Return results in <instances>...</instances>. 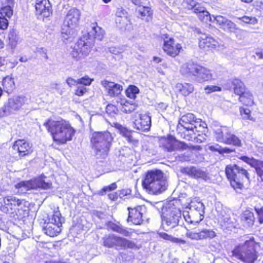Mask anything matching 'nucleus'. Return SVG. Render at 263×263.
Returning <instances> with one entry per match:
<instances>
[{"label": "nucleus", "mask_w": 263, "mask_h": 263, "mask_svg": "<svg viewBox=\"0 0 263 263\" xmlns=\"http://www.w3.org/2000/svg\"><path fill=\"white\" fill-rule=\"evenodd\" d=\"M44 125L52 135L53 140L60 144L71 141L76 132L70 123L62 119H48Z\"/></svg>", "instance_id": "1"}, {"label": "nucleus", "mask_w": 263, "mask_h": 263, "mask_svg": "<svg viewBox=\"0 0 263 263\" xmlns=\"http://www.w3.org/2000/svg\"><path fill=\"white\" fill-rule=\"evenodd\" d=\"M166 176L161 171H148L142 181V186L149 193L158 194L165 191L167 187Z\"/></svg>", "instance_id": "2"}, {"label": "nucleus", "mask_w": 263, "mask_h": 263, "mask_svg": "<svg viewBox=\"0 0 263 263\" xmlns=\"http://www.w3.org/2000/svg\"><path fill=\"white\" fill-rule=\"evenodd\" d=\"M114 137L108 132H94L90 142L94 154L97 159L105 158L108 153Z\"/></svg>", "instance_id": "3"}, {"label": "nucleus", "mask_w": 263, "mask_h": 263, "mask_svg": "<svg viewBox=\"0 0 263 263\" xmlns=\"http://www.w3.org/2000/svg\"><path fill=\"white\" fill-rule=\"evenodd\" d=\"M256 246L254 238H252L243 243L235 246L232 253L234 257L243 263H254L258 257Z\"/></svg>", "instance_id": "4"}, {"label": "nucleus", "mask_w": 263, "mask_h": 263, "mask_svg": "<svg viewBox=\"0 0 263 263\" xmlns=\"http://www.w3.org/2000/svg\"><path fill=\"white\" fill-rule=\"evenodd\" d=\"M180 72L184 76L195 77L196 81L198 82L209 81L212 77L210 69L193 62H189L182 65Z\"/></svg>", "instance_id": "5"}, {"label": "nucleus", "mask_w": 263, "mask_h": 263, "mask_svg": "<svg viewBox=\"0 0 263 263\" xmlns=\"http://www.w3.org/2000/svg\"><path fill=\"white\" fill-rule=\"evenodd\" d=\"M163 210L162 226L164 230L169 231L179 224L182 220V213L179 208L170 203Z\"/></svg>", "instance_id": "6"}, {"label": "nucleus", "mask_w": 263, "mask_h": 263, "mask_svg": "<svg viewBox=\"0 0 263 263\" xmlns=\"http://www.w3.org/2000/svg\"><path fill=\"white\" fill-rule=\"evenodd\" d=\"M225 172L231 185L234 190L241 189L243 187L242 180L249 179L247 171L236 164H230L226 166Z\"/></svg>", "instance_id": "7"}, {"label": "nucleus", "mask_w": 263, "mask_h": 263, "mask_svg": "<svg viewBox=\"0 0 263 263\" xmlns=\"http://www.w3.org/2000/svg\"><path fill=\"white\" fill-rule=\"evenodd\" d=\"M80 17L79 10L70 9L67 14L61 28V37L63 40L70 39L73 30L78 25Z\"/></svg>", "instance_id": "8"}, {"label": "nucleus", "mask_w": 263, "mask_h": 263, "mask_svg": "<svg viewBox=\"0 0 263 263\" xmlns=\"http://www.w3.org/2000/svg\"><path fill=\"white\" fill-rule=\"evenodd\" d=\"M27 98L23 96H15L10 98L0 108V119L15 114L26 104L28 103Z\"/></svg>", "instance_id": "9"}, {"label": "nucleus", "mask_w": 263, "mask_h": 263, "mask_svg": "<svg viewBox=\"0 0 263 263\" xmlns=\"http://www.w3.org/2000/svg\"><path fill=\"white\" fill-rule=\"evenodd\" d=\"M180 127L186 129L195 128V130L197 132H204L205 128L206 127V124L200 119L196 118L194 114L188 113L180 118L178 129H179Z\"/></svg>", "instance_id": "10"}, {"label": "nucleus", "mask_w": 263, "mask_h": 263, "mask_svg": "<svg viewBox=\"0 0 263 263\" xmlns=\"http://www.w3.org/2000/svg\"><path fill=\"white\" fill-rule=\"evenodd\" d=\"M51 186V183L46 181L42 177L35 178L29 181H22L15 185V187L18 189L21 193H25L30 190L41 188L46 190Z\"/></svg>", "instance_id": "11"}, {"label": "nucleus", "mask_w": 263, "mask_h": 263, "mask_svg": "<svg viewBox=\"0 0 263 263\" xmlns=\"http://www.w3.org/2000/svg\"><path fill=\"white\" fill-rule=\"evenodd\" d=\"M103 245L104 247L108 248L116 247L123 249H134L136 247L133 241L113 234H110L103 237Z\"/></svg>", "instance_id": "12"}, {"label": "nucleus", "mask_w": 263, "mask_h": 263, "mask_svg": "<svg viewBox=\"0 0 263 263\" xmlns=\"http://www.w3.org/2000/svg\"><path fill=\"white\" fill-rule=\"evenodd\" d=\"M91 45L89 41L81 39L74 46L71 51V55L77 60L82 55H87L91 50Z\"/></svg>", "instance_id": "13"}, {"label": "nucleus", "mask_w": 263, "mask_h": 263, "mask_svg": "<svg viewBox=\"0 0 263 263\" xmlns=\"http://www.w3.org/2000/svg\"><path fill=\"white\" fill-rule=\"evenodd\" d=\"M163 50L168 55L175 57L179 54L182 49L181 45L176 43L173 37H170L168 35H164Z\"/></svg>", "instance_id": "14"}, {"label": "nucleus", "mask_w": 263, "mask_h": 263, "mask_svg": "<svg viewBox=\"0 0 263 263\" xmlns=\"http://www.w3.org/2000/svg\"><path fill=\"white\" fill-rule=\"evenodd\" d=\"M160 146L170 152L177 149H186L187 147L184 142H177L172 137L167 138H162L160 140Z\"/></svg>", "instance_id": "15"}, {"label": "nucleus", "mask_w": 263, "mask_h": 263, "mask_svg": "<svg viewBox=\"0 0 263 263\" xmlns=\"http://www.w3.org/2000/svg\"><path fill=\"white\" fill-rule=\"evenodd\" d=\"M128 217L127 220L135 224H140L143 221V214L146 208L144 206H138L135 208H128Z\"/></svg>", "instance_id": "16"}, {"label": "nucleus", "mask_w": 263, "mask_h": 263, "mask_svg": "<svg viewBox=\"0 0 263 263\" xmlns=\"http://www.w3.org/2000/svg\"><path fill=\"white\" fill-rule=\"evenodd\" d=\"M151 117L148 114H139L134 122V127L141 132H148L151 126Z\"/></svg>", "instance_id": "17"}, {"label": "nucleus", "mask_w": 263, "mask_h": 263, "mask_svg": "<svg viewBox=\"0 0 263 263\" xmlns=\"http://www.w3.org/2000/svg\"><path fill=\"white\" fill-rule=\"evenodd\" d=\"M13 148L17 150L22 157L30 154L32 152V145L24 140H18L15 142Z\"/></svg>", "instance_id": "18"}, {"label": "nucleus", "mask_w": 263, "mask_h": 263, "mask_svg": "<svg viewBox=\"0 0 263 263\" xmlns=\"http://www.w3.org/2000/svg\"><path fill=\"white\" fill-rule=\"evenodd\" d=\"M36 12L44 17H48L51 13V6L49 0H36Z\"/></svg>", "instance_id": "19"}, {"label": "nucleus", "mask_w": 263, "mask_h": 263, "mask_svg": "<svg viewBox=\"0 0 263 263\" xmlns=\"http://www.w3.org/2000/svg\"><path fill=\"white\" fill-rule=\"evenodd\" d=\"M199 46L203 49L215 48L219 46V43L213 37L202 34L199 39Z\"/></svg>", "instance_id": "20"}, {"label": "nucleus", "mask_w": 263, "mask_h": 263, "mask_svg": "<svg viewBox=\"0 0 263 263\" xmlns=\"http://www.w3.org/2000/svg\"><path fill=\"white\" fill-rule=\"evenodd\" d=\"M102 85L107 91L108 95L111 97H115L121 93L123 90L122 85L115 83L112 82L103 81L101 82Z\"/></svg>", "instance_id": "21"}, {"label": "nucleus", "mask_w": 263, "mask_h": 263, "mask_svg": "<svg viewBox=\"0 0 263 263\" xmlns=\"http://www.w3.org/2000/svg\"><path fill=\"white\" fill-rule=\"evenodd\" d=\"M23 201L16 199L15 197L9 196L4 199L5 205L1 207V210L4 212H8V208L11 210L18 208L22 204Z\"/></svg>", "instance_id": "22"}, {"label": "nucleus", "mask_w": 263, "mask_h": 263, "mask_svg": "<svg viewBox=\"0 0 263 263\" xmlns=\"http://www.w3.org/2000/svg\"><path fill=\"white\" fill-rule=\"evenodd\" d=\"M185 220L190 223H198L204 217V213H198L189 210V211L184 212L183 213Z\"/></svg>", "instance_id": "23"}, {"label": "nucleus", "mask_w": 263, "mask_h": 263, "mask_svg": "<svg viewBox=\"0 0 263 263\" xmlns=\"http://www.w3.org/2000/svg\"><path fill=\"white\" fill-rule=\"evenodd\" d=\"M61 227L53 223L47 222L43 228L44 233L50 237H54L60 233L61 231Z\"/></svg>", "instance_id": "24"}, {"label": "nucleus", "mask_w": 263, "mask_h": 263, "mask_svg": "<svg viewBox=\"0 0 263 263\" xmlns=\"http://www.w3.org/2000/svg\"><path fill=\"white\" fill-rule=\"evenodd\" d=\"M181 172L195 178H204L206 176L204 172L195 167H184L181 170Z\"/></svg>", "instance_id": "25"}, {"label": "nucleus", "mask_w": 263, "mask_h": 263, "mask_svg": "<svg viewBox=\"0 0 263 263\" xmlns=\"http://www.w3.org/2000/svg\"><path fill=\"white\" fill-rule=\"evenodd\" d=\"M254 214L250 211H246L241 216V222L244 227L248 228L251 227L254 222Z\"/></svg>", "instance_id": "26"}, {"label": "nucleus", "mask_w": 263, "mask_h": 263, "mask_svg": "<svg viewBox=\"0 0 263 263\" xmlns=\"http://www.w3.org/2000/svg\"><path fill=\"white\" fill-rule=\"evenodd\" d=\"M175 87L176 89L184 96L189 95L194 90V86L192 84L189 83H179L176 85Z\"/></svg>", "instance_id": "27"}, {"label": "nucleus", "mask_w": 263, "mask_h": 263, "mask_svg": "<svg viewBox=\"0 0 263 263\" xmlns=\"http://www.w3.org/2000/svg\"><path fill=\"white\" fill-rule=\"evenodd\" d=\"M91 28V30L88 33V35L90 37L92 36L94 39L101 41L104 36V30L99 27L96 23L93 24Z\"/></svg>", "instance_id": "28"}, {"label": "nucleus", "mask_w": 263, "mask_h": 263, "mask_svg": "<svg viewBox=\"0 0 263 263\" xmlns=\"http://www.w3.org/2000/svg\"><path fill=\"white\" fill-rule=\"evenodd\" d=\"M224 143L227 144H233L235 146H240L241 145L240 140L234 134L231 133H225Z\"/></svg>", "instance_id": "29"}, {"label": "nucleus", "mask_w": 263, "mask_h": 263, "mask_svg": "<svg viewBox=\"0 0 263 263\" xmlns=\"http://www.w3.org/2000/svg\"><path fill=\"white\" fill-rule=\"evenodd\" d=\"M180 130V131L178 132V134L180 135V136L184 139L189 141H193L196 133H198L195 130V128L186 129L182 128V129Z\"/></svg>", "instance_id": "30"}, {"label": "nucleus", "mask_w": 263, "mask_h": 263, "mask_svg": "<svg viewBox=\"0 0 263 263\" xmlns=\"http://www.w3.org/2000/svg\"><path fill=\"white\" fill-rule=\"evenodd\" d=\"M121 104L122 105V110L127 114L134 111L137 107V105L133 101L129 102L124 99L121 100Z\"/></svg>", "instance_id": "31"}, {"label": "nucleus", "mask_w": 263, "mask_h": 263, "mask_svg": "<svg viewBox=\"0 0 263 263\" xmlns=\"http://www.w3.org/2000/svg\"><path fill=\"white\" fill-rule=\"evenodd\" d=\"M234 86V91L235 94L240 96L244 93L245 86L243 83L238 79H235L232 82Z\"/></svg>", "instance_id": "32"}, {"label": "nucleus", "mask_w": 263, "mask_h": 263, "mask_svg": "<svg viewBox=\"0 0 263 263\" xmlns=\"http://www.w3.org/2000/svg\"><path fill=\"white\" fill-rule=\"evenodd\" d=\"M189 210L197 211L198 213H204V206L203 204L197 200L191 201L189 204Z\"/></svg>", "instance_id": "33"}, {"label": "nucleus", "mask_w": 263, "mask_h": 263, "mask_svg": "<svg viewBox=\"0 0 263 263\" xmlns=\"http://www.w3.org/2000/svg\"><path fill=\"white\" fill-rule=\"evenodd\" d=\"M143 20L148 21L152 14L151 9L148 7H139L137 10Z\"/></svg>", "instance_id": "34"}, {"label": "nucleus", "mask_w": 263, "mask_h": 263, "mask_svg": "<svg viewBox=\"0 0 263 263\" xmlns=\"http://www.w3.org/2000/svg\"><path fill=\"white\" fill-rule=\"evenodd\" d=\"M159 235L160 237L165 240L170 241L174 243H182L185 244L186 241L182 239L174 237L173 236L170 235L166 233L161 232L159 233Z\"/></svg>", "instance_id": "35"}, {"label": "nucleus", "mask_w": 263, "mask_h": 263, "mask_svg": "<svg viewBox=\"0 0 263 263\" xmlns=\"http://www.w3.org/2000/svg\"><path fill=\"white\" fill-rule=\"evenodd\" d=\"M200 233L201 240L212 239L216 236L215 232L210 229H201L200 230Z\"/></svg>", "instance_id": "36"}, {"label": "nucleus", "mask_w": 263, "mask_h": 263, "mask_svg": "<svg viewBox=\"0 0 263 263\" xmlns=\"http://www.w3.org/2000/svg\"><path fill=\"white\" fill-rule=\"evenodd\" d=\"M3 86L7 91L12 90L15 87L13 79L9 77L5 78L3 80Z\"/></svg>", "instance_id": "37"}, {"label": "nucleus", "mask_w": 263, "mask_h": 263, "mask_svg": "<svg viewBox=\"0 0 263 263\" xmlns=\"http://www.w3.org/2000/svg\"><path fill=\"white\" fill-rule=\"evenodd\" d=\"M49 222L62 226V218L59 211H55L51 217L49 219Z\"/></svg>", "instance_id": "38"}, {"label": "nucleus", "mask_w": 263, "mask_h": 263, "mask_svg": "<svg viewBox=\"0 0 263 263\" xmlns=\"http://www.w3.org/2000/svg\"><path fill=\"white\" fill-rule=\"evenodd\" d=\"M139 89L134 85L129 86L126 90V95L127 97L132 99H135L136 95L139 93Z\"/></svg>", "instance_id": "39"}, {"label": "nucleus", "mask_w": 263, "mask_h": 263, "mask_svg": "<svg viewBox=\"0 0 263 263\" xmlns=\"http://www.w3.org/2000/svg\"><path fill=\"white\" fill-rule=\"evenodd\" d=\"M186 236L192 240H199L200 238V230H187L186 233Z\"/></svg>", "instance_id": "40"}, {"label": "nucleus", "mask_w": 263, "mask_h": 263, "mask_svg": "<svg viewBox=\"0 0 263 263\" xmlns=\"http://www.w3.org/2000/svg\"><path fill=\"white\" fill-rule=\"evenodd\" d=\"M239 100L247 106H251L253 104L252 96L248 93L242 94V96H240Z\"/></svg>", "instance_id": "41"}, {"label": "nucleus", "mask_w": 263, "mask_h": 263, "mask_svg": "<svg viewBox=\"0 0 263 263\" xmlns=\"http://www.w3.org/2000/svg\"><path fill=\"white\" fill-rule=\"evenodd\" d=\"M240 159L244 162L250 164L252 167L257 169L260 161L257 160L253 158H249L247 156H242Z\"/></svg>", "instance_id": "42"}, {"label": "nucleus", "mask_w": 263, "mask_h": 263, "mask_svg": "<svg viewBox=\"0 0 263 263\" xmlns=\"http://www.w3.org/2000/svg\"><path fill=\"white\" fill-rule=\"evenodd\" d=\"M240 159L244 162L250 164L252 167L257 169L260 161L257 160L253 158H249L247 156H242Z\"/></svg>", "instance_id": "43"}, {"label": "nucleus", "mask_w": 263, "mask_h": 263, "mask_svg": "<svg viewBox=\"0 0 263 263\" xmlns=\"http://www.w3.org/2000/svg\"><path fill=\"white\" fill-rule=\"evenodd\" d=\"M1 16L10 18L13 14V10L11 6H6L1 9Z\"/></svg>", "instance_id": "44"}, {"label": "nucleus", "mask_w": 263, "mask_h": 263, "mask_svg": "<svg viewBox=\"0 0 263 263\" xmlns=\"http://www.w3.org/2000/svg\"><path fill=\"white\" fill-rule=\"evenodd\" d=\"M110 228L112 230H113L115 232L122 234L126 236H127L128 235V231L124 230L123 229L121 228L120 226H119L115 223L110 224Z\"/></svg>", "instance_id": "45"}, {"label": "nucleus", "mask_w": 263, "mask_h": 263, "mask_svg": "<svg viewBox=\"0 0 263 263\" xmlns=\"http://www.w3.org/2000/svg\"><path fill=\"white\" fill-rule=\"evenodd\" d=\"M215 133L216 140L218 142L224 143L225 133L221 129H217L215 131Z\"/></svg>", "instance_id": "46"}, {"label": "nucleus", "mask_w": 263, "mask_h": 263, "mask_svg": "<svg viewBox=\"0 0 263 263\" xmlns=\"http://www.w3.org/2000/svg\"><path fill=\"white\" fill-rule=\"evenodd\" d=\"M126 10L122 8V7H120L117 8L116 11V17H122L123 19H125V17H127L126 16Z\"/></svg>", "instance_id": "47"}, {"label": "nucleus", "mask_w": 263, "mask_h": 263, "mask_svg": "<svg viewBox=\"0 0 263 263\" xmlns=\"http://www.w3.org/2000/svg\"><path fill=\"white\" fill-rule=\"evenodd\" d=\"M193 10L194 13H196L198 15L206 10L204 7L201 5V4L197 3Z\"/></svg>", "instance_id": "48"}, {"label": "nucleus", "mask_w": 263, "mask_h": 263, "mask_svg": "<svg viewBox=\"0 0 263 263\" xmlns=\"http://www.w3.org/2000/svg\"><path fill=\"white\" fill-rule=\"evenodd\" d=\"M198 16L201 21L205 22H207L208 21H211V20L210 14L206 10L199 14Z\"/></svg>", "instance_id": "49"}, {"label": "nucleus", "mask_w": 263, "mask_h": 263, "mask_svg": "<svg viewBox=\"0 0 263 263\" xmlns=\"http://www.w3.org/2000/svg\"><path fill=\"white\" fill-rule=\"evenodd\" d=\"M92 80L88 76H85L80 79H78V84H82L84 86L89 85Z\"/></svg>", "instance_id": "50"}, {"label": "nucleus", "mask_w": 263, "mask_h": 263, "mask_svg": "<svg viewBox=\"0 0 263 263\" xmlns=\"http://www.w3.org/2000/svg\"><path fill=\"white\" fill-rule=\"evenodd\" d=\"M221 89L220 87L214 85L207 86L204 88L206 93H210L215 91H221Z\"/></svg>", "instance_id": "51"}, {"label": "nucleus", "mask_w": 263, "mask_h": 263, "mask_svg": "<svg viewBox=\"0 0 263 263\" xmlns=\"http://www.w3.org/2000/svg\"><path fill=\"white\" fill-rule=\"evenodd\" d=\"M8 20L2 16H0V29L2 30H5L8 26Z\"/></svg>", "instance_id": "52"}, {"label": "nucleus", "mask_w": 263, "mask_h": 263, "mask_svg": "<svg viewBox=\"0 0 263 263\" xmlns=\"http://www.w3.org/2000/svg\"><path fill=\"white\" fill-rule=\"evenodd\" d=\"M117 128L119 130L120 134H121L125 138L130 134L131 133L128 131L125 127H123L121 125L117 126Z\"/></svg>", "instance_id": "53"}, {"label": "nucleus", "mask_w": 263, "mask_h": 263, "mask_svg": "<svg viewBox=\"0 0 263 263\" xmlns=\"http://www.w3.org/2000/svg\"><path fill=\"white\" fill-rule=\"evenodd\" d=\"M86 92V88L85 86H78L75 91V94L78 96H82Z\"/></svg>", "instance_id": "54"}, {"label": "nucleus", "mask_w": 263, "mask_h": 263, "mask_svg": "<svg viewBox=\"0 0 263 263\" xmlns=\"http://www.w3.org/2000/svg\"><path fill=\"white\" fill-rule=\"evenodd\" d=\"M117 188V185L116 183H113L108 186H104L101 191V193L103 194V193H106L108 191H111L115 190Z\"/></svg>", "instance_id": "55"}, {"label": "nucleus", "mask_w": 263, "mask_h": 263, "mask_svg": "<svg viewBox=\"0 0 263 263\" xmlns=\"http://www.w3.org/2000/svg\"><path fill=\"white\" fill-rule=\"evenodd\" d=\"M214 20L221 27L223 26L225 22H227V21L228 20L227 18L221 15H217L214 17Z\"/></svg>", "instance_id": "56"}, {"label": "nucleus", "mask_w": 263, "mask_h": 263, "mask_svg": "<svg viewBox=\"0 0 263 263\" xmlns=\"http://www.w3.org/2000/svg\"><path fill=\"white\" fill-rule=\"evenodd\" d=\"M127 17H125V19H123L122 17H116L115 22L117 24L119 25L120 27H123L127 23Z\"/></svg>", "instance_id": "57"}, {"label": "nucleus", "mask_w": 263, "mask_h": 263, "mask_svg": "<svg viewBox=\"0 0 263 263\" xmlns=\"http://www.w3.org/2000/svg\"><path fill=\"white\" fill-rule=\"evenodd\" d=\"M241 19L242 22L246 23L255 24L257 21L255 17H249L247 16H243Z\"/></svg>", "instance_id": "58"}, {"label": "nucleus", "mask_w": 263, "mask_h": 263, "mask_svg": "<svg viewBox=\"0 0 263 263\" xmlns=\"http://www.w3.org/2000/svg\"><path fill=\"white\" fill-rule=\"evenodd\" d=\"M67 85L71 87L73 86H77L78 85V79L75 80L71 77L68 78L66 80Z\"/></svg>", "instance_id": "59"}, {"label": "nucleus", "mask_w": 263, "mask_h": 263, "mask_svg": "<svg viewBox=\"0 0 263 263\" xmlns=\"http://www.w3.org/2000/svg\"><path fill=\"white\" fill-rule=\"evenodd\" d=\"M37 52L43 58H44L45 59H48V56H47V49L43 48V47H40L37 48L36 50Z\"/></svg>", "instance_id": "60"}, {"label": "nucleus", "mask_w": 263, "mask_h": 263, "mask_svg": "<svg viewBox=\"0 0 263 263\" xmlns=\"http://www.w3.org/2000/svg\"><path fill=\"white\" fill-rule=\"evenodd\" d=\"M255 211L256 212L258 216V221L260 224L263 223V208H255Z\"/></svg>", "instance_id": "61"}, {"label": "nucleus", "mask_w": 263, "mask_h": 263, "mask_svg": "<svg viewBox=\"0 0 263 263\" xmlns=\"http://www.w3.org/2000/svg\"><path fill=\"white\" fill-rule=\"evenodd\" d=\"M205 139V135L203 134H196V135H195L193 141H196L197 142H202L204 141Z\"/></svg>", "instance_id": "62"}, {"label": "nucleus", "mask_w": 263, "mask_h": 263, "mask_svg": "<svg viewBox=\"0 0 263 263\" xmlns=\"http://www.w3.org/2000/svg\"><path fill=\"white\" fill-rule=\"evenodd\" d=\"M235 24L232 21L228 20L222 27L224 29H229L234 28Z\"/></svg>", "instance_id": "63"}, {"label": "nucleus", "mask_w": 263, "mask_h": 263, "mask_svg": "<svg viewBox=\"0 0 263 263\" xmlns=\"http://www.w3.org/2000/svg\"><path fill=\"white\" fill-rule=\"evenodd\" d=\"M126 140L128 141V142L130 144H132L134 145H136L138 144V141L132 136L131 134H130L126 138Z\"/></svg>", "instance_id": "64"}]
</instances>
